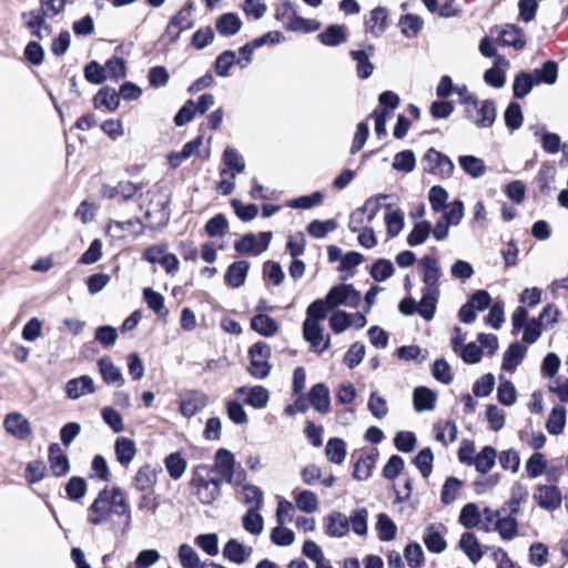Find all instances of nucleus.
Instances as JSON below:
<instances>
[{"label": "nucleus", "instance_id": "1", "mask_svg": "<svg viewBox=\"0 0 568 568\" xmlns=\"http://www.w3.org/2000/svg\"><path fill=\"white\" fill-rule=\"evenodd\" d=\"M125 516V526L131 523V508L125 494L119 486L104 487L88 508L87 520L93 526L106 523L111 515Z\"/></svg>", "mask_w": 568, "mask_h": 568}, {"label": "nucleus", "instance_id": "2", "mask_svg": "<svg viewBox=\"0 0 568 568\" xmlns=\"http://www.w3.org/2000/svg\"><path fill=\"white\" fill-rule=\"evenodd\" d=\"M222 481L214 475L210 465L199 464L192 468L189 487L192 496L204 506L212 505L221 496Z\"/></svg>", "mask_w": 568, "mask_h": 568}, {"label": "nucleus", "instance_id": "3", "mask_svg": "<svg viewBox=\"0 0 568 568\" xmlns=\"http://www.w3.org/2000/svg\"><path fill=\"white\" fill-rule=\"evenodd\" d=\"M423 170L442 180L449 179L454 173L453 161L435 148H429L422 158Z\"/></svg>", "mask_w": 568, "mask_h": 568}, {"label": "nucleus", "instance_id": "4", "mask_svg": "<svg viewBox=\"0 0 568 568\" xmlns=\"http://www.w3.org/2000/svg\"><path fill=\"white\" fill-rule=\"evenodd\" d=\"M250 365L248 373L256 379H264L270 375L271 364L268 358L271 356V347L265 342H256L248 349Z\"/></svg>", "mask_w": 568, "mask_h": 568}, {"label": "nucleus", "instance_id": "5", "mask_svg": "<svg viewBox=\"0 0 568 568\" xmlns=\"http://www.w3.org/2000/svg\"><path fill=\"white\" fill-rule=\"evenodd\" d=\"M209 404V396L200 389H187L179 395L180 413L191 418L205 408Z\"/></svg>", "mask_w": 568, "mask_h": 568}, {"label": "nucleus", "instance_id": "6", "mask_svg": "<svg viewBox=\"0 0 568 568\" xmlns=\"http://www.w3.org/2000/svg\"><path fill=\"white\" fill-rule=\"evenodd\" d=\"M362 48L349 51L351 59L355 62L356 75L361 80H366L374 73L375 67L371 58L375 54V47L369 43H361Z\"/></svg>", "mask_w": 568, "mask_h": 568}, {"label": "nucleus", "instance_id": "7", "mask_svg": "<svg viewBox=\"0 0 568 568\" xmlns=\"http://www.w3.org/2000/svg\"><path fill=\"white\" fill-rule=\"evenodd\" d=\"M212 475H219L221 481L231 483L234 478L235 457L225 448H220L215 453L214 464L210 466Z\"/></svg>", "mask_w": 568, "mask_h": 568}, {"label": "nucleus", "instance_id": "8", "mask_svg": "<svg viewBox=\"0 0 568 568\" xmlns=\"http://www.w3.org/2000/svg\"><path fill=\"white\" fill-rule=\"evenodd\" d=\"M234 394L236 398H241L243 400V404L252 406L255 409L266 407L270 400L268 390L261 385L252 387L241 386L235 389Z\"/></svg>", "mask_w": 568, "mask_h": 568}, {"label": "nucleus", "instance_id": "9", "mask_svg": "<svg viewBox=\"0 0 568 568\" xmlns=\"http://www.w3.org/2000/svg\"><path fill=\"white\" fill-rule=\"evenodd\" d=\"M534 499L540 508L554 511L560 507L562 495L557 486L539 485L534 494Z\"/></svg>", "mask_w": 568, "mask_h": 568}, {"label": "nucleus", "instance_id": "10", "mask_svg": "<svg viewBox=\"0 0 568 568\" xmlns=\"http://www.w3.org/2000/svg\"><path fill=\"white\" fill-rule=\"evenodd\" d=\"M419 265L423 272V283L425 284L423 290L439 291L438 281L442 276V268L437 258L425 255L420 258Z\"/></svg>", "mask_w": 568, "mask_h": 568}, {"label": "nucleus", "instance_id": "11", "mask_svg": "<svg viewBox=\"0 0 568 568\" xmlns=\"http://www.w3.org/2000/svg\"><path fill=\"white\" fill-rule=\"evenodd\" d=\"M3 427L7 433L17 439L24 440L31 434L29 420L20 413H10L3 420Z\"/></svg>", "mask_w": 568, "mask_h": 568}, {"label": "nucleus", "instance_id": "12", "mask_svg": "<svg viewBox=\"0 0 568 568\" xmlns=\"http://www.w3.org/2000/svg\"><path fill=\"white\" fill-rule=\"evenodd\" d=\"M48 460L50 470L55 477H63L70 471V462L68 455L58 443L49 446Z\"/></svg>", "mask_w": 568, "mask_h": 568}, {"label": "nucleus", "instance_id": "13", "mask_svg": "<svg viewBox=\"0 0 568 568\" xmlns=\"http://www.w3.org/2000/svg\"><path fill=\"white\" fill-rule=\"evenodd\" d=\"M324 531L329 537L342 538L349 531V520L344 514L332 511L324 517Z\"/></svg>", "mask_w": 568, "mask_h": 568}, {"label": "nucleus", "instance_id": "14", "mask_svg": "<svg viewBox=\"0 0 568 568\" xmlns=\"http://www.w3.org/2000/svg\"><path fill=\"white\" fill-rule=\"evenodd\" d=\"M142 184H135L131 181H120L116 185H108L104 184L101 189L102 196L108 199H115L116 196H121L122 201L131 200L136 192L142 190Z\"/></svg>", "mask_w": 568, "mask_h": 568}, {"label": "nucleus", "instance_id": "15", "mask_svg": "<svg viewBox=\"0 0 568 568\" xmlns=\"http://www.w3.org/2000/svg\"><path fill=\"white\" fill-rule=\"evenodd\" d=\"M308 400L311 406L320 414H327L331 410V393L323 383L312 386L308 392Z\"/></svg>", "mask_w": 568, "mask_h": 568}, {"label": "nucleus", "instance_id": "16", "mask_svg": "<svg viewBox=\"0 0 568 568\" xmlns=\"http://www.w3.org/2000/svg\"><path fill=\"white\" fill-rule=\"evenodd\" d=\"M348 39L347 27L333 23L327 26L324 31L317 34V40L325 47H338Z\"/></svg>", "mask_w": 568, "mask_h": 568}, {"label": "nucleus", "instance_id": "17", "mask_svg": "<svg viewBox=\"0 0 568 568\" xmlns=\"http://www.w3.org/2000/svg\"><path fill=\"white\" fill-rule=\"evenodd\" d=\"M94 392V382L89 375L72 378L65 384V393L70 399H79L80 397L93 394Z\"/></svg>", "mask_w": 568, "mask_h": 568}, {"label": "nucleus", "instance_id": "18", "mask_svg": "<svg viewBox=\"0 0 568 568\" xmlns=\"http://www.w3.org/2000/svg\"><path fill=\"white\" fill-rule=\"evenodd\" d=\"M45 18H49L48 11H44L43 8L22 13V19L24 20L26 26L31 29L33 34L39 39H42V36L40 34L41 30L45 31V36H49L51 32V27L45 22Z\"/></svg>", "mask_w": 568, "mask_h": 568}, {"label": "nucleus", "instance_id": "19", "mask_svg": "<svg viewBox=\"0 0 568 568\" xmlns=\"http://www.w3.org/2000/svg\"><path fill=\"white\" fill-rule=\"evenodd\" d=\"M253 548L245 547L237 539H230L223 547V557L236 565L244 564L252 555Z\"/></svg>", "mask_w": 568, "mask_h": 568}, {"label": "nucleus", "instance_id": "20", "mask_svg": "<svg viewBox=\"0 0 568 568\" xmlns=\"http://www.w3.org/2000/svg\"><path fill=\"white\" fill-rule=\"evenodd\" d=\"M475 126L478 129L491 128L496 121L497 109L493 99L481 101L476 108Z\"/></svg>", "mask_w": 568, "mask_h": 568}, {"label": "nucleus", "instance_id": "21", "mask_svg": "<svg viewBox=\"0 0 568 568\" xmlns=\"http://www.w3.org/2000/svg\"><path fill=\"white\" fill-rule=\"evenodd\" d=\"M250 268V264L246 261H236L229 265L226 273L224 275L225 284L233 287L239 288L244 285L247 272Z\"/></svg>", "mask_w": 568, "mask_h": 568}, {"label": "nucleus", "instance_id": "22", "mask_svg": "<svg viewBox=\"0 0 568 568\" xmlns=\"http://www.w3.org/2000/svg\"><path fill=\"white\" fill-rule=\"evenodd\" d=\"M439 293V291L434 290H422V298L419 303H417V314L425 321H432L434 318Z\"/></svg>", "mask_w": 568, "mask_h": 568}, {"label": "nucleus", "instance_id": "23", "mask_svg": "<svg viewBox=\"0 0 568 568\" xmlns=\"http://www.w3.org/2000/svg\"><path fill=\"white\" fill-rule=\"evenodd\" d=\"M527 348L519 342L510 344L503 356L501 368L507 372H514L526 355Z\"/></svg>", "mask_w": 568, "mask_h": 568}, {"label": "nucleus", "instance_id": "24", "mask_svg": "<svg viewBox=\"0 0 568 568\" xmlns=\"http://www.w3.org/2000/svg\"><path fill=\"white\" fill-rule=\"evenodd\" d=\"M529 493L520 483H515L510 490V498L501 507L504 514L517 515L520 510V504L528 499Z\"/></svg>", "mask_w": 568, "mask_h": 568}, {"label": "nucleus", "instance_id": "25", "mask_svg": "<svg viewBox=\"0 0 568 568\" xmlns=\"http://www.w3.org/2000/svg\"><path fill=\"white\" fill-rule=\"evenodd\" d=\"M242 28V21L236 13L227 12L220 16L215 21V29L223 37H232Z\"/></svg>", "mask_w": 568, "mask_h": 568}, {"label": "nucleus", "instance_id": "26", "mask_svg": "<svg viewBox=\"0 0 568 568\" xmlns=\"http://www.w3.org/2000/svg\"><path fill=\"white\" fill-rule=\"evenodd\" d=\"M437 394L425 386H418L413 392L414 408L416 412L432 410L435 408Z\"/></svg>", "mask_w": 568, "mask_h": 568}, {"label": "nucleus", "instance_id": "27", "mask_svg": "<svg viewBox=\"0 0 568 568\" xmlns=\"http://www.w3.org/2000/svg\"><path fill=\"white\" fill-rule=\"evenodd\" d=\"M499 38L501 44L513 47L515 50H521L526 45V39L523 29L515 24H506V27L501 30Z\"/></svg>", "mask_w": 568, "mask_h": 568}, {"label": "nucleus", "instance_id": "28", "mask_svg": "<svg viewBox=\"0 0 568 568\" xmlns=\"http://www.w3.org/2000/svg\"><path fill=\"white\" fill-rule=\"evenodd\" d=\"M365 28L375 37L384 33L387 29V10L384 7L373 9L369 18L365 21Z\"/></svg>", "mask_w": 568, "mask_h": 568}, {"label": "nucleus", "instance_id": "29", "mask_svg": "<svg viewBox=\"0 0 568 568\" xmlns=\"http://www.w3.org/2000/svg\"><path fill=\"white\" fill-rule=\"evenodd\" d=\"M496 457H497L496 449L491 446H485L474 457V460H471V463H473L471 466H474L478 473L486 475L495 466Z\"/></svg>", "mask_w": 568, "mask_h": 568}, {"label": "nucleus", "instance_id": "30", "mask_svg": "<svg viewBox=\"0 0 568 568\" xmlns=\"http://www.w3.org/2000/svg\"><path fill=\"white\" fill-rule=\"evenodd\" d=\"M116 460L122 466H128L136 454L135 443L128 437H118L114 444Z\"/></svg>", "mask_w": 568, "mask_h": 568}, {"label": "nucleus", "instance_id": "31", "mask_svg": "<svg viewBox=\"0 0 568 568\" xmlns=\"http://www.w3.org/2000/svg\"><path fill=\"white\" fill-rule=\"evenodd\" d=\"M377 457V452L371 454H362L354 465L353 478L359 481L369 478Z\"/></svg>", "mask_w": 568, "mask_h": 568}, {"label": "nucleus", "instance_id": "32", "mask_svg": "<svg viewBox=\"0 0 568 568\" xmlns=\"http://www.w3.org/2000/svg\"><path fill=\"white\" fill-rule=\"evenodd\" d=\"M459 548L474 564H477L483 558L484 552L480 549L477 537L473 532L467 531L462 535Z\"/></svg>", "mask_w": 568, "mask_h": 568}, {"label": "nucleus", "instance_id": "33", "mask_svg": "<svg viewBox=\"0 0 568 568\" xmlns=\"http://www.w3.org/2000/svg\"><path fill=\"white\" fill-rule=\"evenodd\" d=\"M251 328L264 337H271L278 332V324L266 314H257L251 320Z\"/></svg>", "mask_w": 568, "mask_h": 568}, {"label": "nucleus", "instance_id": "34", "mask_svg": "<svg viewBox=\"0 0 568 568\" xmlns=\"http://www.w3.org/2000/svg\"><path fill=\"white\" fill-rule=\"evenodd\" d=\"M537 84H555L558 79V64L554 60H547L540 68L531 73Z\"/></svg>", "mask_w": 568, "mask_h": 568}, {"label": "nucleus", "instance_id": "35", "mask_svg": "<svg viewBox=\"0 0 568 568\" xmlns=\"http://www.w3.org/2000/svg\"><path fill=\"white\" fill-rule=\"evenodd\" d=\"M95 108L105 106L109 111H115L120 105L118 92L110 87H102L93 98Z\"/></svg>", "mask_w": 568, "mask_h": 568}, {"label": "nucleus", "instance_id": "36", "mask_svg": "<svg viewBox=\"0 0 568 568\" xmlns=\"http://www.w3.org/2000/svg\"><path fill=\"white\" fill-rule=\"evenodd\" d=\"M98 366L103 381L106 384L122 385L124 379L119 367H116L110 357H102L98 361Z\"/></svg>", "mask_w": 568, "mask_h": 568}, {"label": "nucleus", "instance_id": "37", "mask_svg": "<svg viewBox=\"0 0 568 568\" xmlns=\"http://www.w3.org/2000/svg\"><path fill=\"white\" fill-rule=\"evenodd\" d=\"M458 163L463 171L473 179H478L486 173L485 162L475 155H460Z\"/></svg>", "mask_w": 568, "mask_h": 568}, {"label": "nucleus", "instance_id": "38", "mask_svg": "<svg viewBox=\"0 0 568 568\" xmlns=\"http://www.w3.org/2000/svg\"><path fill=\"white\" fill-rule=\"evenodd\" d=\"M387 213L385 215L386 233L388 237L397 236L404 229V214L400 210H392V205H385Z\"/></svg>", "mask_w": 568, "mask_h": 568}, {"label": "nucleus", "instance_id": "39", "mask_svg": "<svg viewBox=\"0 0 568 568\" xmlns=\"http://www.w3.org/2000/svg\"><path fill=\"white\" fill-rule=\"evenodd\" d=\"M423 541L428 549V551L434 554H440L443 552L446 547L447 542L442 536V534L437 530L435 525H428L426 528V534L423 537Z\"/></svg>", "mask_w": 568, "mask_h": 568}, {"label": "nucleus", "instance_id": "40", "mask_svg": "<svg viewBox=\"0 0 568 568\" xmlns=\"http://www.w3.org/2000/svg\"><path fill=\"white\" fill-rule=\"evenodd\" d=\"M535 85L538 84L535 82L531 73L525 71L517 73L513 83L514 97L524 99Z\"/></svg>", "mask_w": 568, "mask_h": 568}, {"label": "nucleus", "instance_id": "41", "mask_svg": "<svg viewBox=\"0 0 568 568\" xmlns=\"http://www.w3.org/2000/svg\"><path fill=\"white\" fill-rule=\"evenodd\" d=\"M233 65L240 67V61L232 50H225L220 53L214 61V71L219 77L225 78L230 74Z\"/></svg>", "mask_w": 568, "mask_h": 568}, {"label": "nucleus", "instance_id": "42", "mask_svg": "<svg viewBox=\"0 0 568 568\" xmlns=\"http://www.w3.org/2000/svg\"><path fill=\"white\" fill-rule=\"evenodd\" d=\"M566 425V408L564 406H555L547 419L546 429L550 435H559Z\"/></svg>", "mask_w": 568, "mask_h": 568}, {"label": "nucleus", "instance_id": "43", "mask_svg": "<svg viewBox=\"0 0 568 568\" xmlns=\"http://www.w3.org/2000/svg\"><path fill=\"white\" fill-rule=\"evenodd\" d=\"M376 531L382 541H390L396 537L397 527L387 514L382 513L377 516Z\"/></svg>", "mask_w": 568, "mask_h": 568}, {"label": "nucleus", "instance_id": "44", "mask_svg": "<svg viewBox=\"0 0 568 568\" xmlns=\"http://www.w3.org/2000/svg\"><path fill=\"white\" fill-rule=\"evenodd\" d=\"M506 514L496 520L495 528L503 539L510 540L518 532V521L515 518L516 515Z\"/></svg>", "mask_w": 568, "mask_h": 568}, {"label": "nucleus", "instance_id": "45", "mask_svg": "<svg viewBox=\"0 0 568 568\" xmlns=\"http://www.w3.org/2000/svg\"><path fill=\"white\" fill-rule=\"evenodd\" d=\"M402 33L408 38H415L423 29L424 21L420 17L412 13L404 14L398 22Z\"/></svg>", "mask_w": 568, "mask_h": 568}, {"label": "nucleus", "instance_id": "46", "mask_svg": "<svg viewBox=\"0 0 568 568\" xmlns=\"http://www.w3.org/2000/svg\"><path fill=\"white\" fill-rule=\"evenodd\" d=\"M325 454L331 463L341 465L346 457V443L337 437L329 438L325 447Z\"/></svg>", "mask_w": 568, "mask_h": 568}, {"label": "nucleus", "instance_id": "47", "mask_svg": "<svg viewBox=\"0 0 568 568\" xmlns=\"http://www.w3.org/2000/svg\"><path fill=\"white\" fill-rule=\"evenodd\" d=\"M262 508H248L243 516L242 523L244 529L252 535H260L264 528V520L258 513Z\"/></svg>", "mask_w": 568, "mask_h": 568}, {"label": "nucleus", "instance_id": "48", "mask_svg": "<svg viewBox=\"0 0 568 568\" xmlns=\"http://www.w3.org/2000/svg\"><path fill=\"white\" fill-rule=\"evenodd\" d=\"M223 163L232 171L231 178L235 179L236 174L242 173L245 169V161L237 150L226 148L223 152Z\"/></svg>", "mask_w": 568, "mask_h": 568}, {"label": "nucleus", "instance_id": "49", "mask_svg": "<svg viewBox=\"0 0 568 568\" xmlns=\"http://www.w3.org/2000/svg\"><path fill=\"white\" fill-rule=\"evenodd\" d=\"M164 464L169 476L174 480L180 479L184 475L187 466L186 460L180 453L168 455L164 459Z\"/></svg>", "mask_w": 568, "mask_h": 568}, {"label": "nucleus", "instance_id": "50", "mask_svg": "<svg viewBox=\"0 0 568 568\" xmlns=\"http://www.w3.org/2000/svg\"><path fill=\"white\" fill-rule=\"evenodd\" d=\"M432 234V224L428 221L417 222L407 235V244L417 246L424 244Z\"/></svg>", "mask_w": 568, "mask_h": 568}, {"label": "nucleus", "instance_id": "51", "mask_svg": "<svg viewBox=\"0 0 568 568\" xmlns=\"http://www.w3.org/2000/svg\"><path fill=\"white\" fill-rule=\"evenodd\" d=\"M499 62L508 64L507 60L504 57H498L497 60L495 61L494 67L486 70L484 73L485 82L496 89L504 87L506 83L505 71L497 67Z\"/></svg>", "mask_w": 568, "mask_h": 568}, {"label": "nucleus", "instance_id": "52", "mask_svg": "<svg viewBox=\"0 0 568 568\" xmlns=\"http://www.w3.org/2000/svg\"><path fill=\"white\" fill-rule=\"evenodd\" d=\"M134 487L140 490L144 491L156 483V475L155 471L151 468L149 465H144L140 467L134 476Z\"/></svg>", "mask_w": 568, "mask_h": 568}, {"label": "nucleus", "instance_id": "53", "mask_svg": "<svg viewBox=\"0 0 568 568\" xmlns=\"http://www.w3.org/2000/svg\"><path fill=\"white\" fill-rule=\"evenodd\" d=\"M88 490L87 480L80 476L71 477L65 484L67 497L72 501H78L83 498Z\"/></svg>", "mask_w": 568, "mask_h": 568}, {"label": "nucleus", "instance_id": "54", "mask_svg": "<svg viewBox=\"0 0 568 568\" xmlns=\"http://www.w3.org/2000/svg\"><path fill=\"white\" fill-rule=\"evenodd\" d=\"M243 503L248 508H262L264 504V494L262 489L253 484H244L242 486Z\"/></svg>", "mask_w": 568, "mask_h": 568}, {"label": "nucleus", "instance_id": "55", "mask_svg": "<svg viewBox=\"0 0 568 568\" xmlns=\"http://www.w3.org/2000/svg\"><path fill=\"white\" fill-rule=\"evenodd\" d=\"M416 166V158L412 150H404L395 154L392 168L396 171L409 173Z\"/></svg>", "mask_w": 568, "mask_h": 568}, {"label": "nucleus", "instance_id": "56", "mask_svg": "<svg viewBox=\"0 0 568 568\" xmlns=\"http://www.w3.org/2000/svg\"><path fill=\"white\" fill-rule=\"evenodd\" d=\"M500 383L497 388V398L500 404L511 406L517 399V392L514 384L505 379L503 375L499 376Z\"/></svg>", "mask_w": 568, "mask_h": 568}, {"label": "nucleus", "instance_id": "57", "mask_svg": "<svg viewBox=\"0 0 568 568\" xmlns=\"http://www.w3.org/2000/svg\"><path fill=\"white\" fill-rule=\"evenodd\" d=\"M296 507L304 513L311 514L318 508V498L311 490H302L294 497Z\"/></svg>", "mask_w": 568, "mask_h": 568}, {"label": "nucleus", "instance_id": "58", "mask_svg": "<svg viewBox=\"0 0 568 568\" xmlns=\"http://www.w3.org/2000/svg\"><path fill=\"white\" fill-rule=\"evenodd\" d=\"M458 520L460 525L467 529L477 527L480 523V515L477 505L474 503L466 504L460 510Z\"/></svg>", "mask_w": 568, "mask_h": 568}, {"label": "nucleus", "instance_id": "59", "mask_svg": "<svg viewBox=\"0 0 568 568\" xmlns=\"http://www.w3.org/2000/svg\"><path fill=\"white\" fill-rule=\"evenodd\" d=\"M347 518L349 520V527H352V530L356 535L365 536L367 534L368 511L366 508L355 509Z\"/></svg>", "mask_w": 568, "mask_h": 568}, {"label": "nucleus", "instance_id": "60", "mask_svg": "<svg viewBox=\"0 0 568 568\" xmlns=\"http://www.w3.org/2000/svg\"><path fill=\"white\" fill-rule=\"evenodd\" d=\"M505 124L510 130H517L523 125L524 115L520 104L510 102L504 113Z\"/></svg>", "mask_w": 568, "mask_h": 568}, {"label": "nucleus", "instance_id": "61", "mask_svg": "<svg viewBox=\"0 0 568 568\" xmlns=\"http://www.w3.org/2000/svg\"><path fill=\"white\" fill-rule=\"evenodd\" d=\"M178 555L183 568H202L197 552L190 545L182 544Z\"/></svg>", "mask_w": 568, "mask_h": 568}, {"label": "nucleus", "instance_id": "62", "mask_svg": "<svg viewBox=\"0 0 568 568\" xmlns=\"http://www.w3.org/2000/svg\"><path fill=\"white\" fill-rule=\"evenodd\" d=\"M394 266L389 260L378 258L374 262L371 268V276L376 282H384L394 274Z\"/></svg>", "mask_w": 568, "mask_h": 568}, {"label": "nucleus", "instance_id": "63", "mask_svg": "<svg viewBox=\"0 0 568 568\" xmlns=\"http://www.w3.org/2000/svg\"><path fill=\"white\" fill-rule=\"evenodd\" d=\"M434 455L429 447L423 448L413 459V464L419 469L422 476L427 478L433 470Z\"/></svg>", "mask_w": 568, "mask_h": 568}, {"label": "nucleus", "instance_id": "64", "mask_svg": "<svg viewBox=\"0 0 568 568\" xmlns=\"http://www.w3.org/2000/svg\"><path fill=\"white\" fill-rule=\"evenodd\" d=\"M349 292V284H339L333 286L325 296L328 307L332 310L345 305Z\"/></svg>", "mask_w": 568, "mask_h": 568}]
</instances>
